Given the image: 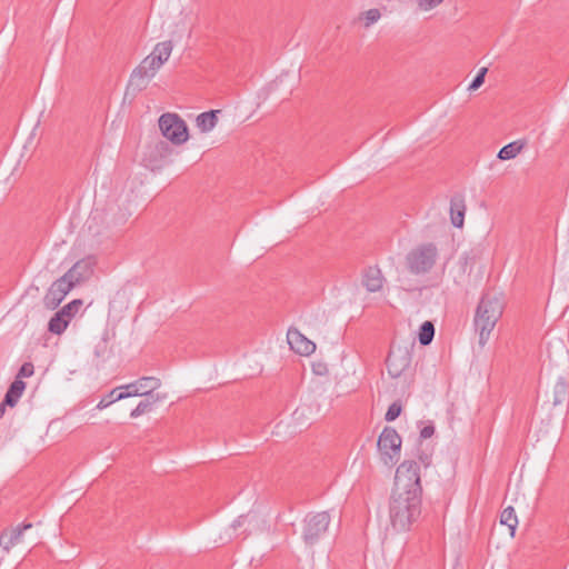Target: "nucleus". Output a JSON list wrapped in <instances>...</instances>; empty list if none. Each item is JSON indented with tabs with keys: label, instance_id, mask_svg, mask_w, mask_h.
Returning a JSON list of instances; mask_svg holds the SVG:
<instances>
[{
	"label": "nucleus",
	"instance_id": "nucleus-25",
	"mask_svg": "<svg viewBox=\"0 0 569 569\" xmlns=\"http://www.w3.org/2000/svg\"><path fill=\"white\" fill-rule=\"evenodd\" d=\"M435 337V326L431 321H425L419 329V342L421 346H428L431 343Z\"/></svg>",
	"mask_w": 569,
	"mask_h": 569
},
{
	"label": "nucleus",
	"instance_id": "nucleus-12",
	"mask_svg": "<svg viewBox=\"0 0 569 569\" xmlns=\"http://www.w3.org/2000/svg\"><path fill=\"white\" fill-rule=\"evenodd\" d=\"M288 343L296 353L310 356L316 350V343L305 337L298 329L290 328L287 332Z\"/></svg>",
	"mask_w": 569,
	"mask_h": 569
},
{
	"label": "nucleus",
	"instance_id": "nucleus-30",
	"mask_svg": "<svg viewBox=\"0 0 569 569\" xmlns=\"http://www.w3.org/2000/svg\"><path fill=\"white\" fill-rule=\"evenodd\" d=\"M401 411H402V406H401L400 401H395L389 406V408L386 412L385 419L387 421H393L400 416Z\"/></svg>",
	"mask_w": 569,
	"mask_h": 569
},
{
	"label": "nucleus",
	"instance_id": "nucleus-17",
	"mask_svg": "<svg viewBox=\"0 0 569 569\" xmlns=\"http://www.w3.org/2000/svg\"><path fill=\"white\" fill-rule=\"evenodd\" d=\"M146 399L140 401L138 406L130 412L131 418H138L141 415L150 412L153 409V406L166 398V396H160L159 393H151L144 396Z\"/></svg>",
	"mask_w": 569,
	"mask_h": 569
},
{
	"label": "nucleus",
	"instance_id": "nucleus-29",
	"mask_svg": "<svg viewBox=\"0 0 569 569\" xmlns=\"http://www.w3.org/2000/svg\"><path fill=\"white\" fill-rule=\"evenodd\" d=\"M445 0H416V6L418 10L427 12L437 8Z\"/></svg>",
	"mask_w": 569,
	"mask_h": 569
},
{
	"label": "nucleus",
	"instance_id": "nucleus-28",
	"mask_svg": "<svg viewBox=\"0 0 569 569\" xmlns=\"http://www.w3.org/2000/svg\"><path fill=\"white\" fill-rule=\"evenodd\" d=\"M120 391H122V389H118V387H117V388H114L113 390H111V391H110V393H109L107 397L102 398V399L99 401V403H98L97 408H98V409H104V408H107L108 406H110L111 403H113V402H116V401H119V400H122L123 398H117V395H118Z\"/></svg>",
	"mask_w": 569,
	"mask_h": 569
},
{
	"label": "nucleus",
	"instance_id": "nucleus-15",
	"mask_svg": "<svg viewBox=\"0 0 569 569\" xmlns=\"http://www.w3.org/2000/svg\"><path fill=\"white\" fill-rule=\"evenodd\" d=\"M383 284V277L379 268L369 267L363 276V286L370 292L379 291Z\"/></svg>",
	"mask_w": 569,
	"mask_h": 569
},
{
	"label": "nucleus",
	"instance_id": "nucleus-5",
	"mask_svg": "<svg viewBox=\"0 0 569 569\" xmlns=\"http://www.w3.org/2000/svg\"><path fill=\"white\" fill-rule=\"evenodd\" d=\"M331 518L328 511L309 513L303 520L302 538L306 545L313 546L327 532Z\"/></svg>",
	"mask_w": 569,
	"mask_h": 569
},
{
	"label": "nucleus",
	"instance_id": "nucleus-3",
	"mask_svg": "<svg viewBox=\"0 0 569 569\" xmlns=\"http://www.w3.org/2000/svg\"><path fill=\"white\" fill-rule=\"evenodd\" d=\"M438 248L435 243H421L412 248L405 258L408 271L412 274H425L436 264Z\"/></svg>",
	"mask_w": 569,
	"mask_h": 569
},
{
	"label": "nucleus",
	"instance_id": "nucleus-8",
	"mask_svg": "<svg viewBox=\"0 0 569 569\" xmlns=\"http://www.w3.org/2000/svg\"><path fill=\"white\" fill-rule=\"evenodd\" d=\"M412 355L407 347L391 346L386 365L390 377L399 378L405 375L411 366Z\"/></svg>",
	"mask_w": 569,
	"mask_h": 569
},
{
	"label": "nucleus",
	"instance_id": "nucleus-19",
	"mask_svg": "<svg viewBox=\"0 0 569 569\" xmlns=\"http://www.w3.org/2000/svg\"><path fill=\"white\" fill-rule=\"evenodd\" d=\"M26 389V383L22 380L14 379V381L9 386L6 395H4V405L9 407H14L19 399L21 398L23 391Z\"/></svg>",
	"mask_w": 569,
	"mask_h": 569
},
{
	"label": "nucleus",
	"instance_id": "nucleus-36",
	"mask_svg": "<svg viewBox=\"0 0 569 569\" xmlns=\"http://www.w3.org/2000/svg\"><path fill=\"white\" fill-rule=\"evenodd\" d=\"M106 220H107L108 224H117L118 223V221H116L114 219H109V212H106Z\"/></svg>",
	"mask_w": 569,
	"mask_h": 569
},
{
	"label": "nucleus",
	"instance_id": "nucleus-9",
	"mask_svg": "<svg viewBox=\"0 0 569 569\" xmlns=\"http://www.w3.org/2000/svg\"><path fill=\"white\" fill-rule=\"evenodd\" d=\"M160 386L161 381L156 377H141L133 382L118 387V389H122V391L117 395V398H129L137 396L144 397L153 393V391Z\"/></svg>",
	"mask_w": 569,
	"mask_h": 569
},
{
	"label": "nucleus",
	"instance_id": "nucleus-13",
	"mask_svg": "<svg viewBox=\"0 0 569 569\" xmlns=\"http://www.w3.org/2000/svg\"><path fill=\"white\" fill-rule=\"evenodd\" d=\"M94 260L92 258H86L77 261L72 268H70L64 276L72 282L73 287L77 283L88 279L93 272Z\"/></svg>",
	"mask_w": 569,
	"mask_h": 569
},
{
	"label": "nucleus",
	"instance_id": "nucleus-24",
	"mask_svg": "<svg viewBox=\"0 0 569 569\" xmlns=\"http://www.w3.org/2000/svg\"><path fill=\"white\" fill-rule=\"evenodd\" d=\"M567 398V382L563 378H560L553 386L552 389V405L558 406L562 403Z\"/></svg>",
	"mask_w": 569,
	"mask_h": 569
},
{
	"label": "nucleus",
	"instance_id": "nucleus-33",
	"mask_svg": "<svg viewBox=\"0 0 569 569\" xmlns=\"http://www.w3.org/2000/svg\"><path fill=\"white\" fill-rule=\"evenodd\" d=\"M257 515L253 512H248L247 515L239 516L232 523V527L234 529L242 527L246 522H252V520H256Z\"/></svg>",
	"mask_w": 569,
	"mask_h": 569
},
{
	"label": "nucleus",
	"instance_id": "nucleus-35",
	"mask_svg": "<svg viewBox=\"0 0 569 569\" xmlns=\"http://www.w3.org/2000/svg\"><path fill=\"white\" fill-rule=\"evenodd\" d=\"M6 407H9L8 405H4V400L0 403V419L3 417L6 412Z\"/></svg>",
	"mask_w": 569,
	"mask_h": 569
},
{
	"label": "nucleus",
	"instance_id": "nucleus-6",
	"mask_svg": "<svg viewBox=\"0 0 569 569\" xmlns=\"http://www.w3.org/2000/svg\"><path fill=\"white\" fill-rule=\"evenodd\" d=\"M159 128L163 137L173 144H182L188 140V127L184 120L177 113H163L159 118Z\"/></svg>",
	"mask_w": 569,
	"mask_h": 569
},
{
	"label": "nucleus",
	"instance_id": "nucleus-16",
	"mask_svg": "<svg viewBox=\"0 0 569 569\" xmlns=\"http://www.w3.org/2000/svg\"><path fill=\"white\" fill-rule=\"evenodd\" d=\"M466 204L461 197H453L450 201L451 223L461 228L463 226Z\"/></svg>",
	"mask_w": 569,
	"mask_h": 569
},
{
	"label": "nucleus",
	"instance_id": "nucleus-32",
	"mask_svg": "<svg viewBox=\"0 0 569 569\" xmlns=\"http://www.w3.org/2000/svg\"><path fill=\"white\" fill-rule=\"evenodd\" d=\"M33 373H34V366H33V363L32 362H24L20 367V369H19V371H18V373L16 376V379L22 380L23 378L31 377Z\"/></svg>",
	"mask_w": 569,
	"mask_h": 569
},
{
	"label": "nucleus",
	"instance_id": "nucleus-20",
	"mask_svg": "<svg viewBox=\"0 0 569 569\" xmlns=\"http://www.w3.org/2000/svg\"><path fill=\"white\" fill-rule=\"evenodd\" d=\"M527 146V142L526 140H516V141H512L506 146H503L499 152H498V158L500 160H510V159H513L516 158L522 150L523 148Z\"/></svg>",
	"mask_w": 569,
	"mask_h": 569
},
{
	"label": "nucleus",
	"instance_id": "nucleus-21",
	"mask_svg": "<svg viewBox=\"0 0 569 569\" xmlns=\"http://www.w3.org/2000/svg\"><path fill=\"white\" fill-rule=\"evenodd\" d=\"M69 320L60 310L54 313L48 323V330L54 335H61L68 327Z\"/></svg>",
	"mask_w": 569,
	"mask_h": 569
},
{
	"label": "nucleus",
	"instance_id": "nucleus-1",
	"mask_svg": "<svg viewBox=\"0 0 569 569\" xmlns=\"http://www.w3.org/2000/svg\"><path fill=\"white\" fill-rule=\"evenodd\" d=\"M421 495L406 489H392L389 517L395 530L407 531L418 519L421 512Z\"/></svg>",
	"mask_w": 569,
	"mask_h": 569
},
{
	"label": "nucleus",
	"instance_id": "nucleus-31",
	"mask_svg": "<svg viewBox=\"0 0 569 569\" xmlns=\"http://www.w3.org/2000/svg\"><path fill=\"white\" fill-rule=\"evenodd\" d=\"M487 72H488V68H486V67L481 68L478 71V73L475 77V79L469 84L468 90L475 91V90L479 89L483 84V82H485V77H486Z\"/></svg>",
	"mask_w": 569,
	"mask_h": 569
},
{
	"label": "nucleus",
	"instance_id": "nucleus-34",
	"mask_svg": "<svg viewBox=\"0 0 569 569\" xmlns=\"http://www.w3.org/2000/svg\"><path fill=\"white\" fill-rule=\"evenodd\" d=\"M435 433V427L429 425V426H425L421 431H420V437L422 439H428L430 438L432 435Z\"/></svg>",
	"mask_w": 569,
	"mask_h": 569
},
{
	"label": "nucleus",
	"instance_id": "nucleus-22",
	"mask_svg": "<svg viewBox=\"0 0 569 569\" xmlns=\"http://www.w3.org/2000/svg\"><path fill=\"white\" fill-rule=\"evenodd\" d=\"M171 51L172 42L168 40L157 43L150 54L163 64L169 59Z\"/></svg>",
	"mask_w": 569,
	"mask_h": 569
},
{
	"label": "nucleus",
	"instance_id": "nucleus-4",
	"mask_svg": "<svg viewBox=\"0 0 569 569\" xmlns=\"http://www.w3.org/2000/svg\"><path fill=\"white\" fill-rule=\"evenodd\" d=\"M419 471L420 468L418 462L413 460H405L396 470L393 488L422 493Z\"/></svg>",
	"mask_w": 569,
	"mask_h": 569
},
{
	"label": "nucleus",
	"instance_id": "nucleus-27",
	"mask_svg": "<svg viewBox=\"0 0 569 569\" xmlns=\"http://www.w3.org/2000/svg\"><path fill=\"white\" fill-rule=\"evenodd\" d=\"M381 17L379 9H369L368 11L363 12L360 17L365 20V27L369 28L371 24L376 23Z\"/></svg>",
	"mask_w": 569,
	"mask_h": 569
},
{
	"label": "nucleus",
	"instance_id": "nucleus-18",
	"mask_svg": "<svg viewBox=\"0 0 569 569\" xmlns=\"http://www.w3.org/2000/svg\"><path fill=\"white\" fill-rule=\"evenodd\" d=\"M218 113H220V110H210L200 113L196 118V126L201 132H209L211 131L218 122Z\"/></svg>",
	"mask_w": 569,
	"mask_h": 569
},
{
	"label": "nucleus",
	"instance_id": "nucleus-2",
	"mask_svg": "<svg viewBox=\"0 0 569 569\" xmlns=\"http://www.w3.org/2000/svg\"><path fill=\"white\" fill-rule=\"evenodd\" d=\"M503 312V306L496 296L483 295L478 303L473 325L479 332V345L483 347Z\"/></svg>",
	"mask_w": 569,
	"mask_h": 569
},
{
	"label": "nucleus",
	"instance_id": "nucleus-23",
	"mask_svg": "<svg viewBox=\"0 0 569 569\" xmlns=\"http://www.w3.org/2000/svg\"><path fill=\"white\" fill-rule=\"evenodd\" d=\"M500 523L509 528L511 536L515 535L518 525V519L512 507H507L506 509L502 510L500 515Z\"/></svg>",
	"mask_w": 569,
	"mask_h": 569
},
{
	"label": "nucleus",
	"instance_id": "nucleus-14",
	"mask_svg": "<svg viewBox=\"0 0 569 569\" xmlns=\"http://www.w3.org/2000/svg\"><path fill=\"white\" fill-rule=\"evenodd\" d=\"M32 523L23 522L20 526H17L11 529H6L0 533V546L7 552L10 549L21 541L22 535L26 530L30 529Z\"/></svg>",
	"mask_w": 569,
	"mask_h": 569
},
{
	"label": "nucleus",
	"instance_id": "nucleus-10",
	"mask_svg": "<svg viewBox=\"0 0 569 569\" xmlns=\"http://www.w3.org/2000/svg\"><path fill=\"white\" fill-rule=\"evenodd\" d=\"M162 63L157 61L151 54L147 56L140 64L133 69L130 77V84L138 89L146 88L148 80L154 77Z\"/></svg>",
	"mask_w": 569,
	"mask_h": 569
},
{
	"label": "nucleus",
	"instance_id": "nucleus-7",
	"mask_svg": "<svg viewBox=\"0 0 569 569\" xmlns=\"http://www.w3.org/2000/svg\"><path fill=\"white\" fill-rule=\"evenodd\" d=\"M378 449L386 465H395L399 460L401 437L396 429L385 427L378 439Z\"/></svg>",
	"mask_w": 569,
	"mask_h": 569
},
{
	"label": "nucleus",
	"instance_id": "nucleus-26",
	"mask_svg": "<svg viewBox=\"0 0 569 569\" xmlns=\"http://www.w3.org/2000/svg\"><path fill=\"white\" fill-rule=\"evenodd\" d=\"M83 301L81 299H74L68 305L63 306L60 311L63 312L66 318L70 321L82 307Z\"/></svg>",
	"mask_w": 569,
	"mask_h": 569
},
{
	"label": "nucleus",
	"instance_id": "nucleus-11",
	"mask_svg": "<svg viewBox=\"0 0 569 569\" xmlns=\"http://www.w3.org/2000/svg\"><path fill=\"white\" fill-rule=\"evenodd\" d=\"M72 288V282L64 274L57 279L43 297L44 307L50 310L56 309Z\"/></svg>",
	"mask_w": 569,
	"mask_h": 569
},
{
	"label": "nucleus",
	"instance_id": "nucleus-37",
	"mask_svg": "<svg viewBox=\"0 0 569 569\" xmlns=\"http://www.w3.org/2000/svg\"><path fill=\"white\" fill-rule=\"evenodd\" d=\"M421 461L422 463H425V466H428L429 465V461H428V457L426 456V458H421Z\"/></svg>",
	"mask_w": 569,
	"mask_h": 569
}]
</instances>
